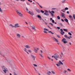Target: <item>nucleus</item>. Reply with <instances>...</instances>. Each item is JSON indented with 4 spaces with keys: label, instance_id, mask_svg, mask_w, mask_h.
Returning <instances> with one entry per match:
<instances>
[{
    "label": "nucleus",
    "instance_id": "1",
    "mask_svg": "<svg viewBox=\"0 0 75 75\" xmlns=\"http://www.w3.org/2000/svg\"><path fill=\"white\" fill-rule=\"evenodd\" d=\"M16 11L18 15L20 17H23L24 16L23 15V14L20 12V11L19 10H16Z\"/></svg>",
    "mask_w": 75,
    "mask_h": 75
},
{
    "label": "nucleus",
    "instance_id": "2",
    "mask_svg": "<svg viewBox=\"0 0 75 75\" xmlns=\"http://www.w3.org/2000/svg\"><path fill=\"white\" fill-rule=\"evenodd\" d=\"M52 39L53 40H54V41H55V42H57V44H58V45H59V43H58V39H57V38H55L54 37H52Z\"/></svg>",
    "mask_w": 75,
    "mask_h": 75
},
{
    "label": "nucleus",
    "instance_id": "3",
    "mask_svg": "<svg viewBox=\"0 0 75 75\" xmlns=\"http://www.w3.org/2000/svg\"><path fill=\"white\" fill-rule=\"evenodd\" d=\"M26 9L27 12L30 14V15H31L32 16H33L34 15V13H33V12H31L30 11H28V8H26Z\"/></svg>",
    "mask_w": 75,
    "mask_h": 75
},
{
    "label": "nucleus",
    "instance_id": "4",
    "mask_svg": "<svg viewBox=\"0 0 75 75\" xmlns=\"http://www.w3.org/2000/svg\"><path fill=\"white\" fill-rule=\"evenodd\" d=\"M67 40H66V39L64 38L62 39V42H63V43L64 44H66L68 43V42L67 41H66Z\"/></svg>",
    "mask_w": 75,
    "mask_h": 75
},
{
    "label": "nucleus",
    "instance_id": "5",
    "mask_svg": "<svg viewBox=\"0 0 75 75\" xmlns=\"http://www.w3.org/2000/svg\"><path fill=\"white\" fill-rule=\"evenodd\" d=\"M16 35L17 38H21V35L18 33H17L16 34Z\"/></svg>",
    "mask_w": 75,
    "mask_h": 75
},
{
    "label": "nucleus",
    "instance_id": "6",
    "mask_svg": "<svg viewBox=\"0 0 75 75\" xmlns=\"http://www.w3.org/2000/svg\"><path fill=\"white\" fill-rule=\"evenodd\" d=\"M44 31H43V33H46V34H47L48 33V32L45 31H49V30L47 29H46L45 28H44Z\"/></svg>",
    "mask_w": 75,
    "mask_h": 75
},
{
    "label": "nucleus",
    "instance_id": "7",
    "mask_svg": "<svg viewBox=\"0 0 75 75\" xmlns=\"http://www.w3.org/2000/svg\"><path fill=\"white\" fill-rule=\"evenodd\" d=\"M34 52H35V53H37L38 52V50H39V48H35L34 47Z\"/></svg>",
    "mask_w": 75,
    "mask_h": 75
},
{
    "label": "nucleus",
    "instance_id": "8",
    "mask_svg": "<svg viewBox=\"0 0 75 75\" xmlns=\"http://www.w3.org/2000/svg\"><path fill=\"white\" fill-rule=\"evenodd\" d=\"M18 23H16L15 24L14 28H17L18 27H20V26L18 25Z\"/></svg>",
    "mask_w": 75,
    "mask_h": 75
},
{
    "label": "nucleus",
    "instance_id": "9",
    "mask_svg": "<svg viewBox=\"0 0 75 75\" xmlns=\"http://www.w3.org/2000/svg\"><path fill=\"white\" fill-rule=\"evenodd\" d=\"M60 31H61V32H60V33L61 34V35H64V34L65 33V32H64L63 31V30L62 29H60Z\"/></svg>",
    "mask_w": 75,
    "mask_h": 75
},
{
    "label": "nucleus",
    "instance_id": "10",
    "mask_svg": "<svg viewBox=\"0 0 75 75\" xmlns=\"http://www.w3.org/2000/svg\"><path fill=\"white\" fill-rule=\"evenodd\" d=\"M61 16L62 17H63V18H65V14L64 13H61Z\"/></svg>",
    "mask_w": 75,
    "mask_h": 75
},
{
    "label": "nucleus",
    "instance_id": "11",
    "mask_svg": "<svg viewBox=\"0 0 75 75\" xmlns=\"http://www.w3.org/2000/svg\"><path fill=\"white\" fill-rule=\"evenodd\" d=\"M24 47L26 48H30V46L29 45H25Z\"/></svg>",
    "mask_w": 75,
    "mask_h": 75
},
{
    "label": "nucleus",
    "instance_id": "12",
    "mask_svg": "<svg viewBox=\"0 0 75 75\" xmlns=\"http://www.w3.org/2000/svg\"><path fill=\"white\" fill-rule=\"evenodd\" d=\"M32 28V30H34L35 31H36V29H35V27L34 25H33L31 26Z\"/></svg>",
    "mask_w": 75,
    "mask_h": 75
},
{
    "label": "nucleus",
    "instance_id": "13",
    "mask_svg": "<svg viewBox=\"0 0 75 75\" xmlns=\"http://www.w3.org/2000/svg\"><path fill=\"white\" fill-rule=\"evenodd\" d=\"M31 57H32L33 60L34 61H35V56H34L32 54H31Z\"/></svg>",
    "mask_w": 75,
    "mask_h": 75
},
{
    "label": "nucleus",
    "instance_id": "14",
    "mask_svg": "<svg viewBox=\"0 0 75 75\" xmlns=\"http://www.w3.org/2000/svg\"><path fill=\"white\" fill-rule=\"evenodd\" d=\"M60 55V57H59V55H58L57 56H55V57H56V58H60V59H61V58H62V56H61V55Z\"/></svg>",
    "mask_w": 75,
    "mask_h": 75
},
{
    "label": "nucleus",
    "instance_id": "15",
    "mask_svg": "<svg viewBox=\"0 0 75 75\" xmlns=\"http://www.w3.org/2000/svg\"><path fill=\"white\" fill-rule=\"evenodd\" d=\"M69 18L71 20H72V21H73L74 20V19H73V18L72 17V16L71 15H70L69 16Z\"/></svg>",
    "mask_w": 75,
    "mask_h": 75
},
{
    "label": "nucleus",
    "instance_id": "16",
    "mask_svg": "<svg viewBox=\"0 0 75 75\" xmlns=\"http://www.w3.org/2000/svg\"><path fill=\"white\" fill-rule=\"evenodd\" d=\"M35 10H36V11L37 12V13H40V10H39L38 9H37V8L35 9Z\"/></svg>",
    "mask_w": 75,
    "mask_h": 75
},
{
    "label": "nucleus",
    "instance_id": "17",
    "mask_svg": "<svg viewBox=\"0 0 75 75\" xmlns=\"http://www.w3.org/2000/svg\"><path fill=\"white\" fill-rule=\"evenodd\" d=\"M59 64L60 65H61V64L62 65H63V63L60 60L59 61Z\"/></svg>",
    "mask_w": 75,
    "mask_h": 75
},
{
    "label": "nucleus",
    "instance_id": "18",
    "mask_svg": "<svg viewBox=\"0 0 75 75\" xmlns=\"http://www.w3.org/2000/svg\"><path fill=\"white\" fill-rule=\"evenodd\" d=\"M64 20L66 22H67V23L68 24H69V22H68V20L67 19H64Z\"/></svg>",
    "mask_w": 75,
    "mask_h": 75
},
{
    "label": "nucleus",
    "instance_id": "19",
    "mask_svg": "<svg viewBox=\"0 0 75 75\" xmlns=\"http://www.w3.org/2000/svg\"><path fill=\"white\" fill-rule=\"evenodd\" d=\"M24 51L25 52H27V54H29V53H28V52H27V49H26V48H24Z\"/></svg>",
    "mask_w": 75,
    "mask_h": 75
},
{
    "label": "nucleus",
    "instance_id": "20",
    "mask_svg": "<svg viewBox=\"0 0 75 75\" xmlns=\"http://www.w3.org/2000/svg\"><path fill=\"white\" fill-rule=\"evenodd\" d=\"M36 3H37L38 4V5H39V7H40V8H42V7H43L41 5H40V4L39 3H38V2H36Z\"/></svg>",
    "mask_w": 75,
    "mask_h": 75
},
{
    "label": "nucleus",
    "instance_id": "21",
    "mask_svg": "<svg viewBox=\"0 0 75 75\" xmlns=\"http://www.w3.org/2000/svg\"><path fill=\"white\" fill-rule=\"evenodd\" d=\"M39 55L40 56L41 58H44V56H43L42 55V54H41V53Z\"/></svg>",
    "mask_w": 75,
    "mask_h": 75
},
{
    "label": "nucleus",
    "instance_id": "22",
    "mask_svg": "<svg viewBox=\"0 0 75 75\" xmlns=\"http://www.w3.org/2000/svg\"><path fill=\"white\" fill-rule=\"evenodd\" d=\"M48 33H51V34H54V33L53 32H52L51 31H48Z\"/></svg>",
    "mask_w": 75,
    "mask_h": 75
},
{
    "label": "nucleus",
    "instance_id": "23",
    "mask_svg": "<svg viewBox=\"0 0 75 75\" xmlns=\"http://www.w3.org/2000/svg\"><path fill=\"white\" fill-rule=\"evenodd\" d=\"M9 25L10 26H11V27H12V28H14V26H13V25L11 24H10Z\"/></svg>",
    "mask_w": 75,
    "mask_h": 75
},
{
    "label": "nucleus",
    "instance_id": "24",
    "mask_svg": "<svg viewBox=\"0 0 75 75\" xmlns=\"http://www.w3.org/2000/svg\"><path fill=\"white\" fill-rule=\"evenodd\" d=\"M0 13H3V10L0 7Z\"/></svg>",
    "mask_w": 75,
    "mask_h": 75
},
{
    "label": "nucleus",
    "instance_id": "25",
    "mask_svg": "<svg viewBox=\"0 0 75 75\" xmlns=\"http://www.w3.org/2000/svg\"><path fill=\"white\" fill-rule=\"evenodd\" d=\"M44 14L46 15V16H49V14L47 13H44Z\"/></svg>",
    "mask_w": 75,
    "mask_h": 75
},
{
    "label": "nucleus",
    "instance_id": "26",
    "mask_svg": "<svg viewBox=\"0 0 75 75\" xmlns=\"http://www.w3.org/2000/svg\"><path fill=\"white\" fill-rule=\"evenodd\" d=\"M7 70L6 69H4V70H3V71L5 72V73H6V71H7Z\"/></svg>",
    "mask_w": 75,
    "mask_h": 75
},
{
    "label": "nucleus",
    "instance_id": "27",
    "mask_svg": "<svg viewBox=\"0 0 75 75\" xmlns=\"http://www.w3.org/2000/svg\"><path fill=\"white\" fill-rule=\"evenodd\" d=\"M73 17L74 18L75 20V15L74 14L73 15Z\"/></svg>",
    "mask_w": 75,
    "mask_h": 75
},
{
    "label": "nucleus",
    "instance_id": "28",
    "mask_svg": "<svg viewBox=\"0 0 75 75\" xmlns=\"http://www.w3.org/2000/svg\"><path fill=\"white\" fill-rule=\"evenodd\" d=\"M50 13L51 14V15L52 17L54 16V14H52V13H51V12H50Z\"/></svg>",
    "mask_w": 75,
    "mask_h": 75
},
{
    "label": "nucleus",
    "instance_id": "29",
    "mask_svg": "<svg viewBox=\"0 0 75 75\" xmlns=\"http://www.w3.org/2000/svg\"><path fill=\"white\" fill-rule=\"evenodd\" d=\"M56 65L57 67H60V65H61L60 64H59V63L57 64Z\"/></svg>",
    "mask_w": 75,
    "mask_h": 75
},
{
    "label": "nucleus",
    "instance_id": "30",
    "mask_svg": "<svg viewBox=\"0 0 75 75\" xmlns=\"http://www.w3.org/2000/svg\"><path fill=\"white\" fill-rule=\"evenodd\" d=\"M63 72H64V74H65V73H66V72H68V71L66 70H64V71H63Z\"/></svg>",
    "mask_w": 75,
    "mask_h": 75
},
{
    "label": "nucleus",
    "instance_id": "31",
    "mask_svg": "<svg viewBox=\"0 0 75 75\" xmlns=\"http://www.w3.org/2000/svg\"><path fill=\"white\" fill-rule=\"evenodd\" d=\"M57 18L58 19V20H60V17H59V16H58L57 17Z\"/></svg>",
    "mask_w": 75,
    "mask_h": 75
},
{
    "label": "nucleus",
    "instance_id": "32",
    "mask_svg": "<svg viewBox=\"0 0 75 75\" xmlns=\"http://www.w3.org/2000/svg\"><path fill=\"white\" fill-rule=\"evenodd\" d=\"M33 65H34L35 67H37V65L36 64H33Z\"/></svg>",
    "mask_w": 75,
    "mask_h": 75
},
{
    "label": "nucleus",
    "instance_id": "33",
    "mask_svg": "<svg viewBox=\"0 0 75 75\" xmlns=\"http://www.w3.org/2000/svg\"><path fill=\"white\" fill-rule=\"evenodd\" d=\"M63 30L64 31H66V32L68 31V30H67V29H64Z\"/></svg>",
    "mask_w": 75,
    "mask_h": 75
},
{
    "label": "nucleus",
    "instance_id": "34",
    "mask_svg": "<svg viewBox=\"0 0 75 75\" xmlns=\"http://www.w3.org/2000/svg\"><path fill=\"white\" fill-rule=\"evenodd\" d=\"M61 11H62V12H63V13H64L65 12V9H62L61 10Z\"/></svg>",
    "mask_w": 75,
    "mask_h": 75
},
{
    "label": "nucleus",
    "instance_id": "35",
    "mask_svg": "<svg viewBox=\"0 0 75 75\" xmlns=\"http://www.w3.org/2000/svg\"><path fill=\"white\" fill-rule=\"evenodd\" d=\"M68 34L69 35H72V34H71L70 32H69Z\"/></svg>",
    "mask_w": 75,
    "mask_h": 75
},
{
    "label": "nucleus",
    "instance_id": "36",
    "mask_svg": "<svg viewBox=\"0 0 75 75\" xmlns=\"http://www.w3.org/2000/svg\"><path fill=\"white\" fill-rule=\"evenodd\" d=\"M61 56L62 57H63V53L62 52H61Z\"/></svg>",
    "mask_w": 75,
    "mask_h": 75
},
{
    "label": "nucleus",
    "instance_id": "37",
    "mask_svg": "<svg viewBox=\"0 0 75 75\" xmlns=\"http://www.w3.org/2000/svg\"><path fill=\"white\" fill-rule=\"evenodd\" d=\"M38 17L39 18H41V16L40 15H38Z\"/></svg>",
    "mask_w": 75,
    "mask_h": 75
},
{
    "label": "nucleus",
    "instance_id": "38",
    "mask_svg": "<svg viewBox=\"0 0 75 75\" xmlns=\"http://www.w3.org/2000/svg\"><path fill=\"white\" fill-rule=\"evenodd\" d=\"M49 24H50V25H51L52 26H53V24L52 23H49Z\"/></svg>",
    "mask_w": 75,
    "mask_h": 75
},
{
    "label": "nucleus",
    "instance_id": "39",
    "mask_svg": "<svg viewBox=\"0 0 75 75\" xmlns=\"http://www.w3.org/2000/svg\"><path fill=\"white\" fill-rule=\"evenodd\" d=\"M51 72L53 74H55V72L53 71H52Z\"/></svg>",
    "mask_w": 75,
    "mask_h": 75
},
{
    "label": "nucleus",
    "instance_id": "40",
    "mask_svg": "<svg viewBox=\"0 0 75 75\" xmlns=\"http://www.w3.org/2000/svg\"><path fill=\"white\" fill-rule=\"evenodd\" d=\"M65 10H68V8L67 7H66L65 8Z\"/></svg>",
    "mask_w": 75,
    "mask_h": 75
},
{
    "label": "nucleus",
    "instance_id": "41",
    "mask_svg": "<svg viewBox=\"0 0 75 75\" xmlns=\"http://www.w3.org/2000/svg\"><path fill=\"white\" fill-rule=\"evenodd\" d=\"M42 13H44V11L42 10H41L40 11Z\"/></svg>",
    "mask_w": 75,
    "mask_h": 75
},
{
    "label": "nucleus",
    "instance_id": "42",
    "mask_svg": "<svg viewBox=\"0 0 75 75\" xmlns=\"http://www.w3.org/2000/svg\"><path fill=\"white\" fill-rule=\"evenodd\" d=\"M52 23H55V21H54V20H52Z\"/></svg>",
    "mask_w": 75,
    "mask_h": 75
},
{
    "label": "nucleus",
    "instance_id": "43",
    "mask_svg": "<svg viewBox=\"0 0 75 75\" xmlns=\"http://www.w3.org/2000/svg\"><path fill=\"white\" fill-rule=\"evenodd\" d=\"M57 37H58V38H61L59 35H57Z\"/></svg>",
    "mask_w": 75,
    "mask_h": 75
},
{
    "label": "nucleus",
    "instance_id": "44",
    "mask_svg": "<svg viewBox=\"0 0 75 75\" xmlns=\"http://www.w3.org/2000/svg\"><path fill=\"white\" fill-rule=\"evenodd\" d=\"M67 71H71V70L69 69H68Z\"/></svg>",
    "mask_w": 75,
    "mask_h": 75
},
{
    "label": "nucleus",
    "instance_id": "45",
    "mask_svg": "<svg viewBox=\"0 0 75 75\" xmlns=\"http://www.w3.org/2000/svg\"><path fill=\"white\" fill-rule=\"evenodd\" d=\"M66 1V0H64L63 1H62V3H64V2H65Z\"/></svg>",
    "mask_w": 75,
    "mask_h": 75
},
{
    "label": "nucleus",
    "instance_id": "46",
    "mask_svg": "<svg viewBox=\"0 0 75 75\" xmlns=\"http://www.w3.org/2000/svg\"><path fill=\"white\" fill-rule=\"evenodd\" d=\"M40 52L41 53H43V52L42 51V50H40Z\"/></svg>",
    "mask_w": 75,
    "mask_h": 75
},
{
    "label": "nucleus",
    "instance_id": "47",
    "mask_svg": "<svg viewBox=\"0 0 75 75\" xmlns=\"http://www.w3.org/2000/svg\"><path fill=\"white\" fill-rule=\"evenodd\" d=\"M64 37H66V38H67V37H68V36H67V35H65Z\"/></svg>",
    "mask_w": 75,
    "mask_h": 75
},
{
    "label": "nucleus",
    "instance_id": "48",
    "mask_svg": "<svg viewBox=\"0 0 75 75\" xmlns=\"http://www.w3.org/2000/svg\"><path fill=\"white\" fill-rule=\"evenodd\" d=\"M67 38H68L69 40H70V37H67Z\"/></svg>",
    "mask_w": 75,
    "mask_h": 75
},
{
    "label": "nucleus",
    "instance_id": "49",
    "mask_svg": "<svg viewBox=\"0 0 75 75\" xmlns=\"http://www.w3.org/2000/svg\"><path fill=\"white\" fill-rule=\"evenodd\" d=\"M54 58L56 60H58V58L57 57H54Z\"/></svg>",
    "mask_w": 75,
    "mask_h": 75
},
{
    "label": "nucleus",
    "instance_id": "50",
    "mask_svg": "<svg viewBox=\"0 0 75 75\" xmlns=\"http://www.w3.org/2000/svg\"><path fill=\"white\" fill-rule=\"evenodd\" d=\"M59 25H61V26H62V25H62V24L61 23H60L59 24Z\"/></svg>",
    "mask_w": 75,
    "mask_h": 75
},
{
    "label": "nucleus",
    "instance_id": "51",
    "mask_svg": "<svg viewBox=\"0 0 75 75\" xmlns=\"http://www.w3.org/2000/svg\"><path fill=\"white\" fill-rule=\"evenodd\" d=\"M47 27H48L49 28H50V29H52V28H51L50 27V26H49V25H47Z\"/></svg>",
    "mask_w": 75,
    "mask_h": 75
},
{
    "label": "nucleus",
    "instance_id": "52",
    "mask_svg": "<svg viewBox=\"0 0 75 75\" xmlns=\"http://www.w3.org/2000/svg\"><path fill=\"white\" fill-rule=\"evenodd\" d=\"M52 12L53 14L54 13H55V12H54V11H52Z\"/></svg>",
    "mask_w": 75,
    "mask_h": 75
},
{
    "label": "nucleus",
    "instance_id": "53",
    "mask_svg": "<svg viewBox=\"0 0 75 75\" xmlns=\"http://www.w3.org/2000/svg\"><path fill=\"white\" fill-rule=\"evenodd\" d=\"M57 28L58 30H59V29H60V28H59V27H57Z\"/></svg>",
    "mask_w": 75,
    "mask_h": 75
},
{
    "label": "nucleus",
    "instance_id": "54",
    "mask_svg": "<svg viewBox=\"0 0 75 75\" xmlns=\"http://www.w3.org/2000/svg\"><path fill=\"white\" fill-rule=\"evenodd\" d=\"M47 75H50V74L49 73V72H47Z\"/></svg>",
    "mask_w": 75,
    "mask_h": 75
},
{
    "label": "nucleus",
    "instance_id": "55",
    "mask_svg": "<svg viewBox=\"0 0 75 75\" xmlns=\"http://www.w3.org/2000/svg\"><path fill=\"white\" fill-rule=\"evenodd\" d=\"M47 57L48 58V59H51V58H50V57Z\"/></svg>",
    "mask_w": 75,
    "mask_h": 75
},
{
    "label": "nucleus",
    "instance_id": "56",
    "mask_svg": "<svg viewBox=\"0 0 75 75\" xmlns=\"http://www.w3.org/2000/svg\"><path fill=\"white\" fill-rule=\"evenodd\" d=\"M61 20H62V22H64V20H63V19H62Z\"/></svg>",
    "mask_w": 75,
    "mask_h": 75
},
{
    "label": "nucleus",
    "instance_id": "57",
    "mask_svg": "<svg viewBox=\"0 0 75 75\" xmlns=\"http://www.w3.org/2000/svg\"><path fill=\"white\" fill-rule=\"evenodd\" d=\"M50 21H52V18H50Z\"/></svg>",
    "mask_w": 75,
    "mask_h": 75
},
{
    "label": "nucleus",
    "instance_id": "58",
    "mask_svg": "<svg viewBox=\"0 0 75 75\" xmlns=\"http://www.w3.org/2000/svg\"><path fill=\"white\" fill-rule=\"evenodd\" d=\"M28 51L29 52H31V50H29Z\"/></svg>",
    "mask_w": 75,
    "mask_h": 75
},
{
    "label": "nucleus",
    "instance_id": "59",
    "mask_svg": "<svg viewBox=\"0 0 75 75\" xmlns=\"http://www.w3.org/2000/svg\"><path fill=\"white\" fill-rule=\"evenodd\" d=\"M67 14H69V12L67 11Z\"/></svg>",
    "mask_w": 75,
    "mask_h": 75
},
{
    "label": "nucleus",
    "instance_id": "60",
    "mask_svg": "<svg viewBox=\"0 0 75 75\" xmlns=\"http://www.w3.org/2000/svg\"><path fill=\"white\" fill-rule=\"evenodd\" d=\"M45 13H48V11H47L46 10H45Z\"/></svg>",
    "mask_w": 75,
    "mask_h": 75
},
{
    "label": "nucleus",
    "instance_id": "61",
    "mask_svg": "<svg viewBox=\"0 0 75 75\" xmlns=\"http://www.w3.org/2000/svg\"><path fill=\"white\" fill-rule=\"evenodd\" d=\"M21 37H22V38H25V37L23 35L21 36Z\"/></svg>",
    "mask_w": 75,
    "mask_h": 75
},
{
    "label": "nucleus",
    "instance_id": "62",
    "mask_svg": "<svg viewBox=\"0 0 75 75\" xmlns=\"http://www.w3.org/2000/svg\"><path fill=\"white\" fill-rule=\"evenodd\" d=\"M27 4H28V5H30V4L29 3H27Z\"/></svg>",
    "mask_w": 75,
    "mask_h": 75
},
{
    "label": "nucleus",
    "instance_id": "63",
    "mask_svg": "<svg viewBox=\"0 0 75 75\" xmlns=\"http://www.w3.org/2000/svg\"><path fill=\"white\" fill-rule=\"evenodd\" d=\"M25 23L26 24H28V23H27V22H25Z\"/></svg>",
    "mask_w": 75,
    "mask_h": 75
},
{
    "label": "nucleus",
    "instance_id": "64",
    "mask_svg": "<svg viewBox=\"0 0 75 75\" xmlns=\"http://www.w3.org/2000/svg\"><path fill=\"white\" fill-rule=\"evenodd\" d=\"M69 45H71V44H72V43H71V42H69Z\"/></svg>",
    "mask_w": 75,
    "mask_h": 75
}]
</instances>
